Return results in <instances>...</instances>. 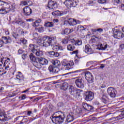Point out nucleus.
<instances>
[{
	"label": "nucleus",
	"instance_id": "obj_1",
	"mask_svg": "<svg viewBox=\"0 0 124 124\" xmlns=\"http://www.w3.org/2000/svg\"><path fill=\"white\" fill-rule=\"evenodd\" d=\"M14 9H15V4L0 0V14H7Z\"/></svg>",
	"mask_w": 124,
	"mask_h": 124
},
{
	"label": "nucleus",
	"instance_id": "obj_49",
	"mask_svg": "<svg viewBox=\"0 0 124 124\" xmlns=\"http://www.w3.org/2000/svg\"><path fill=\"white\" fill-rule=\"evenodd\" d=\"M18 33L20 34H21L22 35H24V31H23V29H20L18 31Z\"/></svg>",
	"mask_w": 124,
	"mask_h": 124
},
{
	"label": "nucleus",
	"instance_id": "obj_31",
	"mask_svg": "<svg viewBox=\"0 0 124 124\" xmlns=\"http://www.w3.org/2000/svg\"><path fill=\"white\" fill-rule=\"evenodd\" d=\"M16 24L17 26H25V22L22 20H18L16 21Z\"/></svg>",
	"mask_w": 124,
	"mask_h": 124
},
{
	"label": "nucleus",
	"instance_id": "obj_38",
	"mask_svg": "<svg viewBox=\"0 0 124 124\" xmlns=\"http://www.w3.org/2000/svg\"><path fill=\"white\" fill-rule=\"evenodd\" d=\"M85 30H86V29L82 25H79L78 27V31H85Z\"/></svg>",
	"mask_w": 124,
	"mask_h": 124
},
{
	"label": "nucleus",
	"instance_id": "obj_48",
	"mask_svg": "<svg viewBox=\"0 0 124 124\" xmlns=\"http://www.w3.org/2000/svg\"><path fill=\"white\" fill-rule=\"evenodd\" d=\"M20 41L23 44H26V43H27V40H26V39H20Z\"/></svg>",
	"mask_w": 124,
	"mask_h": 124
},
{
	"label": "nucleus",
	"instance_id": "obj_60",
	"mask_svg": "<svg viewBox=\"0 0 124 124\" xmlns=\"http://www.w3.org/2000/svg\"><path fill=\"white\" fill-rule=\"evenodd\" d=\"M32 114V112L31 111H27V116H31Z\"/></svg>",
	"mask_w": 124,
	"mask_h": 124
},
{
	"label": "nucleus",
	"instance_id": "obj_56",
	"mask_svg": "<svg viewBox=\"0 0 124 124\" xmlns=\"http://www.w3.org/2000/svg\"><path fill=\"white\" fill-rule=\"evenodd\" d=\"M21 3L23 4V5H27V1H22Z\"/></svg>",
	"mask_w": 124,
	"mask_h": 124
},
{
	"label": "nucleus",
	"instance_id": "obj_42",
	"mask_svg": "<svg viewBox=\"0 0 124 124\" xmlns=\"http://www.w3.org/2000/svg\"><path fill=\"white\" fill-rule=\"evenodd\" d=\"M76 112L77 114H80V113H82V108H77L76 109Z\"/></svg>",
	"mask_w": 124,
	"mask_h": 124
},
{
	"label": "nucleus",
	"instance_id": "obj_58",
	"mask_svg": "<svg viewBox=\"0 0 124 124\" xmlns=\"http://www.w3.org/2000/svg\"><path fill=\"white\" fill-rule=\"evenodd\" d=\"M3 62L4 63V62L2 60V59H1V60L0 61V66H1V65H3V64H4V63H3Z\"/></svg>",
	"mask_w": 124,
	"mask_h": 124
},
{
	"label": "nucleus",
	"instance_id": "obj_59",
	"mask_svg": "<svg viewBox=\"0 0 124 124\" xmlns=\"http://www.w3.org/2000/svg\"><path fill=\"white\" fill-rule=\"evenodd\" d=\"M60 56V54L58 52H54V57H58Z\"/></svg>",
	"mask_w": 124,
	"mask_h": 124
},
{
	"label": "nucleus",
	"instance_id": "obj_52",
	"mask_svg": "<svg viewBox=\"0 0 124 124\" xmlns=\"http://www.w3.org/2000/svg\"><path fill=\"white\" fill-rule=\"evenodd\" d=\"M18 54L19 55H21V54H23V53H24V50H23L22 49L20 48L18 50Z\"/></svg>",
	"mask_w": 124,
	"mask_h": 124
},
{
	"label": "nucleus",
	"instance_id": "obj_11",
	"mask_svg": "<svg viewBox=\"0 0 124 124\" xmlns=\"http://www.w3.org/2000/svg\"><path fill=\"white\" fill-rule=\"evenodd\" d=\"M94 95L93 93L91 91L86 92L85 93V100L86 101H92L93 99Z\"/></svg>",
	"mask_w": 124,
	"mask_h": 124
},
{
	"label": "nucleus",
	"instance_id": "obj_12",
	"mask_svg": "<svg viewBox=\"0 0 124 124\" xmlns=\"http://www.w3.org/2000/svg\"><path fill=\"white\" fill-rule=\"evenodd\" d=\"M48 7L49 9H55L58 8V4L57 3L52 0L48 1Z\"/></svg>",
	"mask_w": 124,
	"mask_h": 124
},
{
	"label": "nucleus",
	"instance_id": "obj_4",
	"mask_svg": "<svg viewBox=\"0 0 124 124\" xmlns=\"http://www.w3.org/2000/svg\"><path fill=\"white\" fill-rule=\"evenodd\" d=\"M85 79L87 80L89 87H93V76L90 72H86L84 74Z\"/></svg>",
	"mask_w": 124,
	"mask_h": 124
},
{
	"label": "nucleus",
	"instance_id": "obj_54",
	"mask_svg": "<svg viewBox=\"0 0 124 124\" xmlns=\"http://www.w3.org/2000/svg\"><path fill=\"white\" fill-rule=\"evenodd\" d=\"M81 71H83V70H77L73 72V73H79L81 72Z\"/></svg>",
	"mask_w": 124,
	"mask_h": 124
},
{
	"label": "nucleus",
	"instance_id": "obj_27",
	"mask_svg": "<svg viewBox=\"0 0 124 124\" xmlns=\"http://www.w3.org/2000/svg\"><path fill=\"white\" fill-rule=\"evenodd\" d=\"M52 64L54 65L53 67H60L61 62L59 60H55L52 62Z\"/></svg>",
	"mask_w": 124,
	"mask_h": 124
},
{
	"label": "nucleus",
	"instance_id": "obj_10",
	"mask_svg": "<svg viewBox=\"0 0 124 124\" xmlns=\"http://www.w3.org/2000/svg\"><path fill=\"white\" fill-rule=\"evenodd\" d=\"M11 38L9 37H3V40L0 39V48L3 46V44L11 43Z\"/></svg>",
	"mask_w": 124,
	"mask_h": 124
},
{
	"label": "nucleus",
	"instance_id": "obj_8",
	"mask_svg": "<svg viewBox=\"0 0 124 124\" xmlns=\"http://www.w3.org/2000/svg\"><path fill=\"white\" fill-rule=\"evenodd\" d=\"M74 79H76L75 80V84L78 88L80 89H84L85 88V84H84V80L81 78H76Z\"/></svg>",
	"mask_w": 124,
	"mask_h": 124
},
{
	"label": "nucleus",
	"instance_id": "obj_9",
	"mask_svg": "<svg viewBox=\"0 0 124 124\" xmlns=\"http://www.w3.org/2000/svg\"><path fill=\"white\" fill-rule=\"evenodd\" d=\"M108 93L110 97L112 98H114V97H116V95L117 94V91L116 89L113 87H109L108 88Z\"/></svg>",
	"mask_w": 124,
	"mask_h": 124
},
{
	"label": "nucleus",
	"instance_id": "obj_39",
	"mask_svg": "<svg viewBox=\"0 0 124 124\" xmlns=\"http://www.w3.org/2000/svg\"><path fill=\"white\" fill-rule=\"evenodd\" d=\"M82 107L83 108L85 109V110H86V111L88 110V108L89 107V104L85 103H83L82 104Z\"/></svg>",
	"mask_w": 124,
	"mask_h": 124
},
{
	"label": "nucleus",
	"instance_id": "obj_63",
	"mask_svg": "<svg viewBox=\"0 0 124 124\" xmlns=\"http://www.w3.org/2000/svg\"><path fill=\"white\" fill-rule=\"evenodd\" d=\"M105 67V65L104 64H101L100 66V68H101V69H103V68Z\"/></svg>",
	"mask_w": 124,
	"mask_h": 124
},
{
	"label": "nucleus",
	"instance_id": "obj_19",
	"mask_svg": "<svg viewBox=\"0 0 124 124\" xmlns=\"http://www.w3.org/2000/svg\"><path fill=\"white\" fill-rule=\"evenodd\" d=\"M74 121V116H73V113H70L67 116L66 122L67 123H71Z\"/></svg>",
	"mask_w": 124,
	"mask_h": 124
},
{
	"label": "nucleus",
	"instance_id": "obj_2",
	"mask_svg": "<svg viewBox=\"0 0 124 124\" xmlns=\"http://www.w3.org/2000/svg\"><path fill=\"white\" fill-rule=\"evenodd\" d=\"M82 44V40H73L71 43L67 46L68 51H74L75 49V45L80 46Z\"/></svg>",
	"mask_w": 124,
	"mask_h": 124
},
{
	"label": "nucleus",
	"instance_id": "obj_61",
	"mask_svg": "<svg viewBox=\"0 0 124 124\" xmlns=\"http://www.w3.org/2000/svg\"><path fill=\"white\" fill-rule=\"evenodd\" d=\"M73 54H75V55H77V54H78V50H75V51H73L72 52V55Z\"/></svg>",
	"mask_w": 124,
	"mask_h": 124
},
{
	"label": "nucleus",
	"instance_id": "obj_43",
	"mask_svg": "<svg viewBox=\"0 0 124 124\" xmlns=\"http://www.w3.org/2000/svg\"><path fill=\"white\" fill-rule=\"evenodd\" d=\"M56 37L55 36H51V37H49V39L50 40V42H53V41H54V40H55Z\"/></svg>",
	"mask_w": 124,
	"mask_h": 124
},
{
	"label": "nucleus",
	"instance_id": "obj_28",
	"mask_svg": "<svg viewBox=\"0 0 124 124\" xmlns=\"http://www.w3.org/2000/svg\"><path fill=\"white\" fill-rule=\"evenodd\" d=\"M53 51H60V50H62V47L59 45H54L52 47Z\"/></svg>",
	"mask_w": 124,
	"mask_h": 124
},
{
	"label": "nucleus",
	"instance_id": "obj_30",
	"mask_svg": "<svg viewBox=\"0 0 124 124\" xmlns=\"http://www.w3.org/2000/svg\"><path fill=\"white\" fill-rule=\"evenodd\" d=\"M68 88V83L66 82H64V83H63L61 87V90H63V91H66Z\"/></svg>",
	"mask_w": 124,
	"mask_h": 124
},
{
	"label": "nucleus",
	"instance_id": "obj_33",
	"mask_svg": "<svg viewBox=\"0 0 124 124\" xmlns=\"http://www.w3.org/2000/svg\"><path fill=\"white\" fill-rule=\"evenodd\" d=\"M82 91L81 90H78L76 91V93L75 94V95H74V97H79V96H81V93H82Z\"/></svg>",
	"mask_w": 124,
	"mask_h": 124
},
{
	"label": "nucleus",
	"instance_id": "obj_32",
	"mask_svg": "<svg viewBox=\"0 0 124 124\" xmlns=\"http://www.w3.org/2000/svg\"><path fill=\"white\" fill-rule=\"evenodd\" d=\"M40 23H41V19H38L33 23L32 26L33 27H38V26H39Z\"/></svg>",
	"mask_w": 124,
	"mask_h": 124
},
{
	"label": "nucleus",
	"instance_id": "obj_64",
	"mask_svg": "<svg viewBox=\"0 0 124 124\" xmlns=\"http://www.w3.org/2000/svg\"><path fill=\"white\" fill-rule=\"evenodd\" d=\"M121 8L122 10H124V4H122L121 5Z\"/></svg>",
	"mask_w": 124,
	"mask_h": 124
},
{
	"label": "nucleus",
	"instance_id": "obj_16",
	"mask_svg": "<svg viewBox=\"0 0 124 124\" xmlns=\"http://www.w3.org/2000/svg\"><path fill=\"white\" fill-rule=\"evenodd\" d=\"M77 90V89H76V88H75L74 86L70 85L69 88V93L71 95H73V96H74L77 93L76 92Z\"/></svg>",
	"mask_w": 124,
	"mask_h": 124
},
{
	"label": "nucleus",
	"instance_id": "obj_22",
	"mask_svg": "<svg viewBox=\"0 0 124 124\" xmlns=\"http://www.w3.org/2000/svg\"><path fill=\"white\" fill-rule=\"evenodd\" d=\"M100 100L103 103H107V100H108V96L106 94H103L102 96L100 97Z\"/></svg>",
	"mask_w": 124,
	"mask_h": 124
},
{
	"label": "nucleus",
	"instance_id": "obj_3",
	"mask_svg": "<svg viewBox=\"0 0 124 124\" xmlns=\"http://www.w3.org/2000/svg\"><path fill=\"white\" fill-rule=\"evenodd\" d=\"M38 46L35 45L30 44L29 46V49L37 57H41L43 55V52L37 50Z\"/></svg>",
	"mask_w": 124,
	"mask_h": 124
},
{
	"label": "nucleus",
	"instance_id": "obj_50",
	"mask_svg": "<svg viewBox=\"0 0 124 124\" xmlns=\"http://www.w3.org/2000/svg\"><path fill=\"white\" fill-rule=\"evenodd\" d=\"M27 58H28V54H24L22 56V58L23 59V60H26V59H27Z\"/></svg>",
	"mask_w": 124,
	"mask_h": 124
},
{
	"label": "nucleus",
	"instance_id": "obj_40",
	"mask_svg": "<svg viewBox=\"0 0 124 124\" xmlns=\"http://www.w3.org/2000/svg\"><path fill=\"white\" fill-rule=\"evenodd\" d=\"M30 60H31V61H32L33 62H35V60H36V58H35V57H34V56H33V54H31V55H30Z\"/></svg>",
	"mask_w": 124,
	"mask_h": 124
},
{
	"label": "nucleus",
	"instance_id": "obj_51",
	"mask_svg": "<svg viewBox=\"0 0 124 124\" xmlns=\"http://www.w3.org/2000/svg\"><path fill=\"white\" fill-rule=\"evenodd\" d=\"M107 0H98L99 3H105Z\"/></svg>",
	"mask_w": 124,
	"mask_h": 124
},
{
	"label": "nucleus",
	"instance_id": "obj_35",
	"mask_svg": "<svg viewBox=\"0 0 124 124\" xmlns=\"http://www.w3.org/2000/svg\"><path fill=\"white\" fill-rule=\"evenodd\" d=\"M35 30L39 32H43L44 31V27L40 26L38 28H35Z\"/></svg>",
	"mask_w": 124,
	"mask_h": 124
},
{
	"label": "nucleus",
	"instance_id": "obj_44",
	"mask_svg": "<svg viewBox=\"0 0 124 124\" xmlns=\"http://www.w3.org/2000/svg\"><path fill=\"white\" fill-rule=\"evenodd\" d=\"M48 54L49 55V56L51 57H54V55H55V52L51 51H49L48 52Z\"/></svg>",
	"mask_w": 124,
	"mask_h": 124
},
{
	"label": "nucleus",
	"instance_id": "obj_46",
	"mask_svg": "<svg viewBox=\"0 0 124 124\" xmlns=\"http://www.w3.org/2000/svg\"><path fill=\"white\" fill-rule=\"evenodd\" d=\"M117 120H122V119H124V116H123V114H120L119 116H117L116 117Z\"/></svg>",
	"mask_w": 124,
	"mask_h": 124
},
{
	"label": "nucleus",
	"instance_id": "obj_14",
	"mask_svg": "<svg viewBox=\"0 0 124 124\" xmlns=\"http://www.w3.org/2000/svg\"><path fill=\"white\" fill-rule=\"evenodd\" d=\"M23 12L25 16H30L31 14V9L29 6L25 7L23 9Z\"/></svg>",
	"mask_w": 124,
	"mask_h": 124
},
{
	"label": "nucleus",
	"instance_id": "obj_18",
	"mask_svg": "<svg viewBox=\"0 0 124 124\" xmlns=\"http://www.w3.org/2000/svg\"><path fill=\"white\" fill-rule=\"evenodd\" d=\"M33 64L35 67H36V68H38V69H40V68L42 67L43 65L42 64L38 61L37 58H36L35 61L33 62Z\"/></svg>",
	"mask_w": 124,
	"mask_h": 124
},
{
	"label": "nucleus",
	"instance_id": "obj_34",
	"mask_svg": "<svg viewBox=\"0 0 124 124\" xmlns=\"http://www.w3.org/2000/svg\"><path fill=\"white\" fill-rule=\"evenodd\" d=\"M24 76L23 75V74H22V73H21L20 72H18V75H16V79H17V80H19V81H21V80H22V78H23Z\"/></svg>",
	"mask_w": 124,
	"mask_h": 124
},
{
	"label": "nucleus",
	"instance_id": "obj_26",
	"mask_svg": "<svg viewBox=\"0 0 124 124\" xmlns=\"http://www.w3.org/2000/svg\"><path fill=\"white\" fill-rule=\"evenodd\" d=\"M114 35L117 36V37H118L119 39L123 38L124 37V34L121 31H116L114 33Z\"/></svg>",
	"mask_w": 124,
	"mask_h": 124
},
{
	"label": "nucleus",
	"instance_id": "obj_55",
	"mask_svg": "<svg viewBox=\"0 0 124 124\" xmlns=\"http://www.w3.org/2000/svg\"><path fill=\"white\" fill-rule=\"evenodd\" d=\"M67 40L66 39H63L62 41V43H63V44H67Z\"/></svg>",
	"mask_w": 124,
	"mask_h": 124
},
{
	"label": "nucleus",
	"instance_id": "obj_7",
	"mask_svg": "<svg viewBox=\"0 0 124 124\" xmlns=\"http://www.w3.org/2000/svg\"><path fill=\"white\" fill-rule=\"evenodd\" d=\"M73 65H74V62L73 61H71L68 63L63 62L62 67L60 69L61 70H63V71H64V70H69L71 68V66H73Z\"/></svg>",
	"mask_w": 124,
	"mask_h": 124
},
{
	"label": "nucleus",
	"instance_id": "obj_37",
	"mask_svg": "<svg viewBox=\"0 0 124 124\" xmlns=\"http://www.w3.org/2000/svg\"><path fill=\"white\" fill-rule=\"evenodd\" d=\"M78 0H73L72 3V7H76L78 5Z\"/></svg>",
	"mask_w": 124,
	"mask_h": 124
},
{
	"label": "nucleus",
	"instance_id": "obj_24",
	"mask_svg": "<svg viewBox=\"0 0 124 124\" xmlns=\"http://www.w3.org/2000/svg\"><path fill=\"white\" fill-rule=\"evenodd\" d=\"M84 51L85 53H87V54H88V55H91V54H92V48H91V46L89 45H86L85 46V48L84 49Z\"/></svg>",
	"mask_w": 124,
	"mask_h": 124
},
{
	"label": "nucleus",
	"instance_id": "obj_45",
	"mask_svg": "<svg viewBox=\"0 0 124 124\" xmlns=\"http://www.w3.org/2000/svg\"><path fill=\"white\" fill-rule=\"evenodd\" d=\"M93 109V107L89 105L88 108H87V111H92V110Z\"/></svg>",
	"mask_w": 124,
	"mask_h": 124
},
{
	"label": "nucleus",
	"instance_id": "obj_25",
	"mask_svg": "<svg viewBox=\"0 0 124 124\" xmlns=\"http://www.w3.org/2000/svg\"><path fill=\"white\" fill-rule=\"evenodd\" d=\"M10 61V59H9V58H7L6 60L4 61L3 66L5 67V69H6V70H7L8 68H9V64H10V63H9Z\"/></svg>",
	"mask_w": 124,
	"mask_h": 124
},
{
	"label": "nucleus",
	"instance_id": "obj_15",
	"mask_svg": "<svg viewBox=\"0 0 124 124\" xmlns=\"http://www.w3.org/2000/svg\"><path fill=\"white\" fill-rule=\"evenodd\" d=\"M48 69L50 72H52V73H58L60 71V67H53L52 66H49Z\"/></svg>",
	"mask_w": 124,
	"mask_h": 124
},
{
	"label": "nucleus",
	"instance_id": "obj_53",
	"mask_svg": "<svg viewBox=\"0 0 124 124\" xmlns=\"http://www.w3.org/2000/svg\"><path fill=\"white\" fill-rule=\"evenodd\" d=\"M32 5V2L31 0L27 1V5L31 6Z\"/></svg>",
	"mask_w": 124,
	"mask_h": 124
},
{
	"label": "nucleus",
	"instance_id": "obj_41",
	"mask_svg": "<svg viewBox=\"0 0 124 124\" xmlns=\"http://www.w3.org/2000/svg\"><path fill=\"white\" fill-rule=\"evenodd\" d=\"M63 34H69V29L68 28H66L64 31H63Z\"/></svg>",
	"mask_w": 124,
	"mask_h": 124
},
{
	"label": "nucleus",
	"instance_id": "obj_13",
	"mask_svg": "<svg viewBox=\"0 0 124 124\" xmlns=\"http://www.w3.org/2000/svg\"><path fill=\"white\" fill-rule=\"evenodd\" d=\"M0 121H1L2 122H6V121H8L7 115L5 114V112L4 111H0Z\"/></svg>",
	"mask_w": 124,
	"mask_h": 124
},
{
	"label": "nucleus",
	"instance_id": "obj_5",
	"mask_svg": "<svg viewBox=\"0 0 124 124\" xmlns=\"http://www.w3.org/2000/svg\"><path fill=\"white\" fill-rule=\"evenodd\" d=\"M38 44V45H40L42 47H48V46L52 45L51 40L49 39V37H44L43 40L39 41Z\"/></svg>",
	"mask_w": 124,
	"mask_h": 124
},
{
	"label": "nucleus",
	"instance_id": "obj_20",
	"mask_svg": "<svg viewBox=\"0 0 124 124\" xmlns=\"http://www.w3.org/2000/svg\"><path fill=\"white\" fill-rule=\"evenodd\" d=\"M79 22V21H77L76 20H74V19L73 18H70L68 20V23L71 26H74L75 25H77V24H80V22Z\"/></svg>",
	"mask_w": 124,
	"mask_h": 124
},
{
	"label": "nucleus",
	"instance_id": "obj_57",
	"mask_svg": "<svg viewBox=\"0 0 124 124\" xmlns=\"http://www.w3.org/2000/svg\"><path fill=\"white\" fill-rule=\"evenodd\" d=\"M106 85L103 84L100 86V89H104V88H106Z\"/></svg>",
	"mask_w": 124,
	"mask_h": 124
},
{
	"label": "nucleus",
	"instance_id": "obj_21",
	"mask_svg": "<svg viewBox=\"0 0 124 124\" xmlns=\"http://www.w3.org/2000/svg\"><path fill=\"white\" fill-rule=\"evenodd\" d=\"M64 4L69 9L70 8H71L72 7V0H66L64 2Z\"/></svg>",
	"mask_w": 124,
	"mask_h": 124
},
{
	"label": "nucleus",
	"instance_id": "obj_6",
	"mask_svg": "<svg viewBox=\"0 0 124 124\" xmlns=\"http://www.w3.org/2000/svg\"><path fill=\"white\" fill-rule=\"evenodd\" d=\"M64 118V114H62L58 116H54L52 117V121L53 123H55L56 124H61L63 123Z\"/></svg>",
	"mask_w": 124,
	"mask_h": 124
},
{
	"label": "nucleus",
	"instance_id": "obj_62",
	"mask_svg": "<svg viewBox=\"0 0 124 124\" xmlns=\"http://www.w3.org/2000/svg\"><path fill=\"white\" fill-rule=\"evenodd\" d=\"M97 31H98L99 32H102V31H103V29H101V28H99L97 29Z\"/></svg>",
	"mask_w": 124,
	"mask_h": 124
},
{
	"label": "nucleus",
	"instance_id": "obj_23",
	"mask_svg": "<svg viewBox=\"0 0 124 124\" xmlns=\"http://www.w3.org/2000/svg\"><path fill=\"white\" fill-rule=\"evenodd\" d=\"M52 14L55 17H58V16H62L64 14V13L60 12V11H55L52 13Z\"/></svg>",
	"mask_w": 124,
	"mask_h": 124
},
{
	"label": "nucleus",
	"instance_id": "obj_29",
	"mask_svg": "<svg viewBox=\"0 0 124 124\" xmlns=\"http://www.w3.org/2000/svg\"><path fill=\"white\" fill-rule=\"evenodd\" d=\"M54 24L53 22H47L45 23V27H46V28H53L54 27Z\"/></svg>",
	"mask_w": 124,
	"mask_h": 124
},
{
	"label": "nucleus",
	"instance_id": "obj_36",
	"mask_svg": "<svg viewBox=\"0 0 124 124\" xmlns=\"http://www.w3.org/2000/svg\"><path fill=\"white\" fill-rule=\"evenodd\" d=\"M100 48H101V50H105L106 49H107V46L108 45L107 44H101L100 45Z\"/></svg>",
	"mask_w": 124,
	"mask_h": 124
},
{
	"label": "nucleus",
	"instance_id": "obj_47",
	"mask_svg": "<svg viewBox=\"0 0 124 124\" xmlns=\"http://www.w3.org/2000/svg\"><path fill=\"white\" fill-rule=\"evenodd\" d=\"M19 98H21V100H24V99H26V95L25 94H22L21 96H20Z\"/></svg>",
	"mask_w": 124,
	"mask_h": 124
},
{
	"label": "nucleus",
	"instance_id": "obj_17",
	"mask_svg": "<svg viewBox=\"0 0 124 124\" xmlns=\"http://www.w3.org/2000/svg\"><path fill=\"white\" fill-rule=\"evenodd\" d=\"M38 62H41V64L43 65H47L48 64V60L44 58H37Z\"/></svg>",
	"mask_w": 124,
	"mask_h": 124
}]
</instances>
